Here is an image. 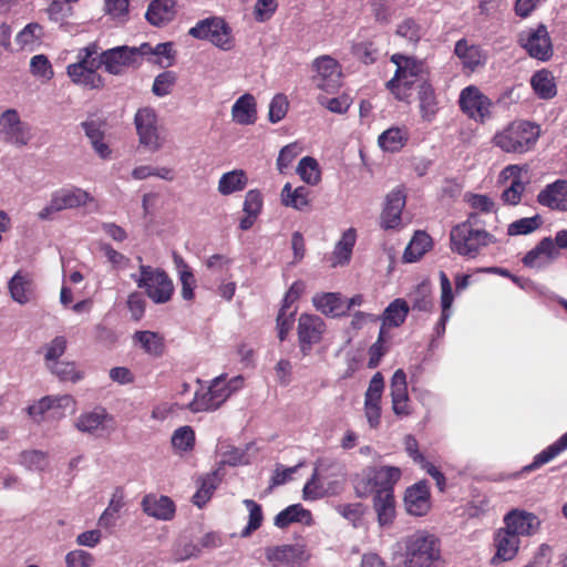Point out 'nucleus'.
<instances>
[{
	"label": "nucleus",
	"mask_w": 567,
	"mask_h": 567,
	"mask_svg": "<svg viewBox=\"0 0 567 567\" xmlns=\"http://www.w3.org/2000/svg\"><path fill=\"white\" fill-rule=\"evenodd\" d=\"M539 127L528 121H514L496 132L493 143L506 153L524 154L530 151L539 137Z\"/></svg>",
	"instance_id": "obj_4"
},
{
	"label": "nucleus",
	"mask_w": 567,
	"mask_h": 567,
	"mask_svg": "<svg viewBox=\"0 0 567 567\" xmlns=\"http://www.w3.org/2000/svg\"><path fill=\"white\" fill-rule=\"evenodd\" d=\"M480 216L471 213L467 219L454 226L450 234L451 249L464 257L475 258L483 248L496 241L495 237L478 227Z\"/></svg>",
	"instance_id": "obj_2"
},
{
	"label": "nucleus",
	"mask_w": 567,
	"mask_h": 567,
	"mask_svg": "<svg viewBox=\"0 0 567 567\" xmlns=\"http://www.w3.org/2000/svg\"><path fill=\"white\" fill-rule=\"evenodd\" d=\"M280 196L282 205L292 207L297 210H302L309 204L308 190L303 186L292 189L291 184L287 183L284 186Z\"/></svg>",
	"instance_id": "obj_49"
},
{
	"label": "nucleus",
	"mask_w": 567,
	"mask_h": 567,
	"mask_svg": "<svg viewBox=\"0 0 567 567\" xmlns=\"http://www.w3.org/2000/svg\"><path fill=\"white\" fill-rule=\"evenodd\" d=\"M188 34L195 39L207 40L224 51L231 50L235 44L230 27L217 17L198 21L189 29Z\"/></svg>",
	"instance_id": "obj_10"
},
{
	"label": "nucleus",
	"mask_w": 567,
	"mask_h": 567,
	"mask_svg": "<svg viewBox=\"0 0 567 567\" xmlns=\"http://www.w3.org/2000/svg\"><path fill=\"white\" fill-rule=\"evenodd\" d=\"M297 173L305 183L312 186L317 185L321 179L318 162L310 156L300 159L297 166Z\"/></svg>",
	"instance_id": "obj_54"
},
{
	"label": "nucleus",
	"mask_w": 567,
	"mask_h": 567,
	"mask_svg": "<svg viewBox=\"0 0 567 567\" xmlns=\"http://www.w3.org/2000/svg\"><path fill=\"white\" fill-rule=\"evenodd\" d=\"M395 64L394 76L388 82V87L399 97L405 99L414 85L419 87L423 82L429 81V68L422 60L413 56L395 53L391 56Z\"/></svg>",
	"instance_id": "obj_3"
},
{
	"label": "nucleus",
	"mask_w": 567,
	"mask_h": 567,
	"mask_svg": "<svg viewBox=\"0 0 567 567\" xmlns=\"http://www.w3.org/2000/svg\"><path fill=\"white\" fill-rule=\"evenodd\" d=\"M566 449H567V432L558 441H556L555 443L549 445L547 449H545L544 451L538 453L535 456L534 462L530 465H528L526 468L533 470V468L539 467V466L548 463L549 461H551L555 456H557L559 453H561Z\"/></svg>",
	"instance_id": "obj_55"
},
{
	"label": "nucleus",
	"mask_w": 567,
	"mask_h": 567,
	"mask_svg": "<svg viewBox=\"0 0 567 567\" xmlns=\"http://www.w3.org/2000/svg\"><path fill=\"white\" fill-rule=\"evenodd\" d=\"M141 505L146 515L161 520H169L175 513V505L167 496L148 494L144 496Z\"/></svg>",
	"instance_id": "obj_29"
},
{
	"label": "nucleus",
	"mask_w": 567,
	"mask_h": 567,
	"mask_svg": "<svg viewBox=\"0 0 567 567\" xmlns=\"http://www.w3.org/2000/svg\"><path fill=\"white\" fill-rule=\"evenodd\" d=\"M313 81L316 86L328 93H333L341 85V66L330 55H321L313 61Z\"/></svg>",
	"instance_id": "obj_13"
},
{
	"label": "nucleus",
	"mask_w": 567,
	"mask_h": 567,
	"mask_svg": "<svg viewBox=\"0 0 567 567\" xmlns=\"http://www.w3.org/2000/svg\"><path fill=\"white\" fill-rule=\"evenodd\" d=\"M454 52L460 59L463 69L470 72H475L483 68L487 61L486 52L480 45L471 43L466 39H461L456 42Z\"/></svg>",
	"instance_id": "obj_26"
},
{
	"label": "nucleus",
	"mask_w": 567,
	"mask_h": 567,
	"mask_svg": "<svg viewBox=\"0 0 567 567\" xmlns=\"http://www.w3.org/2000/svg\"><path fill=\"white\" fill-rule=\"evenodd\" d=\"M54 203L60 210L73 209L85 206L93 200V197L86 190L79 187H64L52 193Z\"/></svg>",
	"instance_id": "obj_30"
},
{
	"label": "nucleus",
	"mask_w": 567,
	"mask_h": 567,
	"mask_svg": "<svg viewBox=\"0 0 567 567\" xmlns=\"http://www.w3.org/2000/svg\"><path fill=\"white\" fill-rule=\"evenodd\" d=\"M402 472L398 466L367 467L355 481V493L359 497L372 494L393 493L394 485L401 478Z\"/></svg>",
	"instance_id": "obj_6"
},
{
	"label": "nucleus",
	"mask_w": 567,
	"mask_h": 567,
	"mask_svg": "<svg viewBox=\"0 0 567 567\" xmlns=\"http://www.w3.org/2000/svg\"><path fill=\"white\" fill-rule=\"evenodd\" d=\"M413 308L421 311H429L433 301L431 299V288L427 284L422 282L419 285L415 290L411 293Z\"/></svg>",
	"instance_id": "obj_63"
},
{
	"label": "nucleus",
	"mask_w": 567,
	"mask_h": 567,
	"mask_svg": "<svg viewBox=\"0 0 567 567\" xmlns=\"http://www.w3.org/2000/svg\"><path fill=\"white\" fill-rule=\"evenodd\" d=\"M132 279L154 303H166L172 299L174 284L163 269L141 265L140 274L132 275Z\"/></svg>",
	"instance_id": "obj_7"
},
{
	"label": "nucleus",
	"mask_w": 567,
	"mask_h": 567,
	"mask_svg": "<svg viewBox=\"0 0 567 567\" xmlns=\"http://www.w3.org/2000/svg\"><path fill=\"white\" fill-rule=\"evenodd\" d=\"M219 482L220 478L217 472H214L204 477L198 491L193 496L194 504L199 508L203 507L210 499Z\"/></svg>",
	"instance_id": "obj_52"
},
{
	"label": "nucleus",
	"mask_w": 567,
	"mask_h": 567,
	"mask_svg": "<svg viewBox=\"0 0 567 567\" xmlns=\"http://www.w3.org/2000/svg\"><path fill=\"white\" fill-rule=\"evenodd\" d=\"M404 506L406 512L413 516H423L430 511V488L425 481H420L406 488Z\"/></svg>",
	"instance_id": "obj_21"
},
{
	"label": "nucleus",
	"mask_w": 567,
	"mask_h": 567,
	"mask_svg": "<svg viewBox=\"0 0 567 567\" xmlns=\"http://www.w3.org/2000/svg\"><path fill=\"white\" fill-rule=\"evenodd\" d=\"M124 506V495L121 489H116L109 502L107 507L101 514L97 525L102 528H113L118 519V514Z\"/></svg>",
	"instance_id": "obj_43"
},
{
	"label": "nucleus",
	"mask_w": 567,
	"mask_h": 567,
	"mask_svg": "<svg viewBox=\"0 0 567 567\" xmlns=\"http://www.w3.org/2000/svg\"><path fill=\"white\" fill-rule=\"evenodd\" d=\"M408 141V132L400 127H390L378 138L379 146L386 152L400 151Z\"/></svg>",
	"instance_id": "obj_48"
},
{
	"label": "nucleus",
	"mask_w": 567,
	"mask_h": 567,
	"mask_svg": "<svg viewBox=\"0 0 567 567\" xmlns=\"http://www.w3.org/2000/svg\"><path fill=\"white\" fill-rule=\"evenodd\" d=\"M522 47L530 56L540 61L548 60L553 54V47L545 25L525 31L519 37Z\"/></svg>",
	"instance_id": "obj_17"
},
{
	"label": "nucleus",
	"mask_w": 567,
	"mask_h": 567,
	"mask_svg": "<svg viewBox=\"0 0 567 567\" xmlns=\"http://www.w3.org/2000/svg\"><path fill=\"white\" fill-rule=\"evenodd\" d=\"M248 184V177L243 169H234L223 174L218 181V192L224 195H230L241 192Z\"/></svg>",
	"instance_id": "obj_42"
},
{
	"label": "nucleus",
	"mask_w": 567,
	"mask_h": 567,
	"mask_svg": "<svg viewBox=\"0 0 567 567\" xmlns=\"http://www.w3.org/2000/svg\"><path fill=\"white\" fill-rule=\"evenodd\" d=\"M243 504L246 506L249 512L248 523L246 527L241 530L240 536L246 538L250 536L255 530H257L264 520L261 506L252 499H244Z\"/></svg>",
	"instance_id": "obj_53"
},
{
	"label": "nucleus",
	"mask_w": 567,
	"mask_h": 567,
	"mask_svg": "<svg viewBox=\"0 0 567 567\" xmlns=\"http://www.w3.org/2000/svg\"><path fill=\"white\" fill-rule=\"evenodd\" d=\"M530 85L539 99L549 100L557 94L555 79L547 70L537 71L530 79Z\"/></svg>",
	"instance_id": "obj_41"
},
{
	"label": "nucleus",
	"mask_w": 567,
	"mask_h": 567,
	"mask_svg": "<svg viewBox=\"0 0 567 567\" xmlns=\"http://www.w3.org/2000/svg\"><path fill=\"white\" fill-rule=\"evenodd\" d=\"M352 53L365 64L374 63L379 56V50L371 41L355 42L352 45Z\"/></svg>",
	"instance_id": "obj_62"
},
{
	"label": "nucleus",
	"mask_w": 567,
	"mask_h": 567,
	"mask_svg": "<svg viewBox=\"0 0 567 567\" xmlns=\"http://www.w3.org/2000/svg\"><path fill=\"white\" fill-rule=\"evenodd\" d=\"M458 104L463 113L476 122L483 123L491 117L492 101L475 85L461 91Z\"/></svg>",
	"instance_id": "obj_11"
},
{
	"label": "nucleus",
	"mask_w": 567,
	"mask_h": 567,
	"mask_svg": "<svg viewBox=\"0 0 567 567\" xmlns=\"http://www.w3.org/2000/svg\"><path fill=\"white\" fill-rule=\"evenodd\" d=\"M231 118L239 125H252L257 121V104L252 94L245 93L231 106Z\"/></svg>",
	"instance_id": "obj_31"
},
{
	"label": "nucleus",
	"mask_w": 567,
	"mask_h": 567,
	"mask_svg": "<svg viewBox=\"0 0 567 567\" xmlns=\"http://www.w3.org/2000/svg\"><path fill=\"white\" fill-rule=\"evenodd\" d=\"M390 396L395 415L408 416L411 414L406 374L402 369H398L391 378Z\"/></svg>",
	"instance_id": "obj_22"
},
{
	"label": "nucleus",
	"mask_w": 567,
	"mask_h": 567,
	"mask_svg": "<svg viewBox=\"0 0 567 567\" xmlns=\"http://www.w3.org/2000/svg\"><path fill=\"white\" fill-rule=\"evenodd\" d=\"M17 463L29 472L42 473L50 465V456L42 450L27 449L18 454Z\"/></svg>",
	"instance_id": "obj_37"
},
{
	"label": "nucleus",
	"mask_w": 567,
	"mask_h": 567,
	"mask_svg": "<svg viewBox=\"0 0 567 567\" xmlns=\"http://www.w3.org/2000/svg\"><path fill=\"white\" fill-rule=\"evenodd\" d=\"M134 125L140 145L152 153L162 150L166 138L159 125L157 113L153 107L138 109L134 116Z\"/></svg>",
	"instance_id": "obj_9"
},
{
	"label": "nucleus",
	"mask_w": 567,
	"mask_h": 567,
	"mask_svg": "<svg viewBox=\"0 0 567 567\" xmlns=\"http://www.w3.org/2000/svg\"><path fill=\"white\" fill-rule=\"evenodd\" d=\"M321 464L316 465L311 477L303 486L302 497L305 501H317L339 493L340 486L337 482H324L326 477L321 473Z\"/></svg>",
	"instance_id": "obj_24"
},
{
	"label": "nucleus",
	"mask_w": 567,
	"mask_h": 567,
	"mask_svg": "<svg viewBox=\"0 0 567 567\" xmlns=\"http://www.w3.org/2000/svg\"><path fill=\"white\" fill-rule=\"evenodd\" d=\"M523 167L518 165H508L502 171V177L504 179H511V184L506 187L501 199L505 205L516 206L520 203L522 197L528 185V178L522 176Z\"/></svg>",
	"instance_id": "obj_19"
},
{
	"label": "nucleus",
	"mask_w": 567,
	"mask_h": 567,
	"mask_svg": "<svg viewBox=\"0 0 567 567\" xmlns=\"http://www.w3.org/2000/svg\"><path fill=\"white\" fill-rule=\"evenodd\" d=\"M373 507L380 526L392 524L395 517V501L393 493L375 494Z\"/></svg>",
	"instance_id": "obj_40"
},
{
	"label": "nucleus",
	"mask_w": 567,
	"mask_h": 567,
	"mask_svg": "<svg viewBox=\"0 0 567 567\" xmlns=\"http://www.w3.org/2000/svg\"><path fill=\"white\" fill-rule=\"evenodd\" d=\"M297 332L300 351L303 355H308L312 347L321 341L326 332V324L316 315L302 313L298 320Z\"/></svg>",
	"instance_id": "obj_14"
},
{
	"label": "nucleus",
	"mask_w": 567,
	"mask_h": 567,
	"mask_svg": "<svg viewBox=\"0 0 567 567\" xmlns=\"http://www.w3.org/2000/svg\"><path fill=\"white\" fill-rule=\"evenodd\" d=\"M30 73L44 81H50L54 76L52 64L44 54H37L31 58Z\"/></svg>",
	"instance_id": "obj_59"
},
{
	"label": "nucleus",
	"mask_w": 567,
	"mask_h": 567,
	"mask_svg": "<svg viewBox=\"0 0 567 567\" xmlns=\"http://www.w3.org/2000/svg\"><path fill=\"white\" fill-rule=\"evenodd\" d=\"M315 308L326 316L338 317L349 311V306L341 298L340 293L324 292L313 296Z\"/></svg>",
	"instance_id": "obj_33"
},
{
	"label": "nucleus",
	"mask_w": 567,
	"mask_h": 567,
	"mask_svg": "<svg viewBox=\"0 0 567 567\" xmlns=\"http://www.w3.org/2000/svg\"><path fill=\"white\" fill-rule=\"evenodd\" d=\"M432 239L424 231H416L410 240L403 254L405 262H414L419 260L431 247Z\"/></svg>",
	"instance_id": "obj_46"
},
{
	"label": "nucleus",
	"mask_w": 567,
	"mask_h": 567,
	"mask_svg": "<svg viewBox=\"0 0 567 567\" xmlns=\"http://www.w3.org/2000/svg\"><path fill=\"white\" fill-rule=\"evenodd\" d=\"M465 200L470 205V207L474 210L473 213L477 214H489L495 212V203L494 200L484 194H466Z\"/></svg>",
	"instance_id": "obj_61"
},
{
	"label": "nucleus",
	"mask_w": 567,
	"mask_h": 567,
	"mask_svg": "<svg viewBox=\"0 0 567 567\" xmlns=\"http://www.w3.org/2000/svg\"><path fill=\"white\" fill-rule=\"evenodd\" d=\"M384 391V379L377 372L370 380L364 393L363 412L371 429H378L381 423V400Z\"/></svg>",
	"instance_id": "obj_15"
},
{
	"label": "nucleus",
	"mask_w": 567,
	"mask_h": 567,
	"mask_svg": "<svg viewBox=\"0 0 567 567\" xmlns=\"http://www.w3.org/2000/svg\"><path fill=\"white\" fill-rule=\"evenodd\" d=\"M41 35L42 27L38 23H29L17 34L16 42L23 50H33Z\"/></svg>",
	"instance_id": "obj_56"
},
{
	"label": "nucleus",
	"mask_w": 567,
	"mask_h": 567,
	"mask_svg": "<svg viewBox=\"0 0 567 567\" xmlns=\"http://www.w3.org/2000/svg\"><path fill=\"white\" fill-rule=\"evenodd\" d=\"M357 234L353 228L346 230L340 240L336 244L333 250V266L348 264L351 259Z\"/></svg>",
	"instance_id": "obj_45"
},
{
	"label": "nucleus",
	"mask_w": 567,
	"mask_h": 567,
	"mask_svg": "<svg viewBox=\"0 0 567 567\" xmlns=\"http://www.w3.org/2000/svg\"><path fill=\"white\" fill-rule=\"evenodd\" d=\"M519 545L520 539L518 536L512 534L505 527L498 529L494 536L495 555L492 557V565L514 559L518 553Z\"/></svg>",
	"instance_id": "obj_25"
},
{
	"label": "nucleus",
	"mask_w": 567,
	"mask_h": 567,
	"mask_svg": "<svg viewBox=\"0 0 567 567\" xmlns=\"http://www.w3.org/2000/svg\"><path fill=\"white\" fill-rule=\"evenodd\" d=\"M537 203L550 210L567 212V179L547 184L537 194Z\"/></svg>",
	"instance_id": "obj_23"
},
{
	"label": "nucleus",
	"mask_w": 567,
	"mask_h": 567,
	"mask_svg": "<svg viewBox=\"0 0 567 567\" xmlns=\"http://www.w3.org/2000/svg\"><path fill=\"white\" fill-rule=\"evenodd\" d=\"M150 50L148 43L140 47L121 45L103 51L100 54L99 63L105 71L113 75L123 74L130 68L141 64L144 54Z\"/></svg>",
	"instance_id": "obj_8"
},
{
	"label": "nucleus",
	"mask_w": 567,
	"mask_h": 567,
	"mask_svg": "<svg viewBox=\"0 0 567 567\" xmlns=\"http://www.w3.org/2000/svg\"><path fill=\"white\" fill-rule=\"evenodd\" d=\"M8 288L12 299L20 303H28L33 298V281L28 272L18 271L9 281Z\"/></svg>",
	"instance_id": "obj_35"
},
{
	"label": "nucleus",
	"mask_w": 567,
	"mask_h": 567,
	"mask_svg": "<svg viewBox=\"0 0 567 567\" xmlns=\"http://www.w3.org/2000/svg\"><path fill=\"white\" fill-rule=\"evenodd\" d=\"M409 313V306L403 299H395L384 310L382 316V327H400Z\"/></svg>",
	"instance_id": "obj_44"
},
{
	"label": "nucleus",
	"mask_w": 567,
	"mask_h": 567,
	"mask_svg": "<svg viewBox=\"0 0 567 567\" xmlns=\"http://www.w3.org/2000/svg\"><path fill=\"white\" fill-rule=\"evenodd\" d=\"M78 431L100 435L114 429V417L102 406L81 413L74 421Z\"/></svg>",
	"instance_id": "obj_16"
},
{
	"label": "nucleus",
	"mask_w": 567,
	"mask_h": 567,
	"mask_svg": "<svg viewBox=\"0 0 567 567\" xmlns=\"http://www.w3.org/2000/svg\"><path fill=\"white\" fill-rule=\"evenodd\" d=\"M504 523L505 528L518 537L532 536L540 526V520L535 514L523 509L508 512L504 517Z\"/></svg>",
	"instance_id": "obj_20"
},
{
	"label": "nucleus",
	"mask_w": 567,
	"mask_h": 567,
	"mask_svg": "<svg viewBox=\"0 0 567 567\" xmlns=\"http://www.w3.org/2000/svg\"><path fill=\"white\" fill-rule=\"evenodd\" d=\"M133 342L148 355L158 358L164 352V338L158 332L144 330L133 334Z\"/></svg>",
	"instance_id": "obj_39"
},
{
	"label": "nucleus",
	"mask_w": 567,
	"mask_h": 567,
	"mask_svg": "<svg viewBox=\"0 0 567 567\" xmlns=\"http://www.w3.org/2000/svg\"><path fill=\"white\" fill-rule=\"evenodd\" d=\"M172 445L178 452H187L193 450L195 445V432L188 426H181L174 431L172 435Z\"/></svg>",
	"instance_id": "obj_58"
},
{
	"label": "nucleus",
	"mask_w": 567,
	"mask_h": 567,
	"mask_svg": "<svg viewBox=\"0 0 567 567\" xmlns=\"http://www.w3.org/2000/svg\"><path fill=\"white\" fill-rule=\"evenodd\" d=\"M174 262L182 285V297L185 300H192L194 298V288L196 286L194 274L181 256L174 255Z\"/></svg>",
	"instance_id": "obj_47"
},
{
	"label": "nucleus",
	"mask_w": 567,
	"mask_h": 567,
	"mask_svg": "<svg viewBox=\"0 0 567 567\" xmlns=\"http://www.w3.org/2000/svg\"><path fill=\"white\" fill-rule=\"evenodd\" d=\"M99 45L92 42L78 52V61L66 66V74L71 81L89 90H100L104 86V79L97 73L100 63L93 58Z\"/></svg>",
	"instance_id": "obj_5"
},
{
	"label": "nucleus",
	"mask_w": 567,
	"mask_h": 567,
	"mask_svg": "<svg viewBox=\"0 0 567 567\" xmlns=\"http://www.w3.org/2000/svg\"><path fill=\"white\" fill-rule=\"evenodd\" d=\"M0 124L2 125L1 133L9 143L17 146H24L29 143L30 127L20 121L17 111L7 110L0 118Z\"/></svg>",
	"instance_id": "obj_18"
},
{
	"label": "nucleus",
	"mask_w": 567,
	"mask_h": 567,
	"mask_svg": "<svg viewBox=\"0 0 567 567\" xmlns=\"http://www.w3.org/2000/svg\"><path fill=\"white\" fill-rule=\"evenodd\" d=\"M265 557L271 567H305L309 555L302 544L270 546Z\"/></svg>",
	"instance_id": "obj_12"
},
{
	"label": "nucleus",
	"mask_w": 567,
	"mask_h": 567,
	"mask_svg": "<svg viewBox=\"0 0 567 567\" xmlns=\"http://www.w3.org/2000/svg\"><path fill=\"white\" fill-rule=\"evenodd\" d=\"M187 409L194 413L214 411L218 405L213 398L210 388L207 390L200 388L195 391L193 400L187 404Z\"/></svg>",
	"instance_id": "obj_51"
},
{
	"label": "nucleus",
	"mask_w": 567,
	"mask_h": 567,
	"mask_svg": "<svg viewBox=\"0 0 567 567\" xmlns=\"http://www.w3.org/2000/svg\"><path fill=\"white\" fill-rule=\"evenodd\" d=\"M404 549V559L394 567H441V542L426 530H417L398 543Z\"/></svg>",
	"instance_id": "obj_1"
},
{
	"label": "nucleus",
	"mask_w": 567,
	"mask_h": 567,
	"mask_svg": "<svg viewBox=\"0 0 567 567\" xmlns=\"http://www.w3.org/2000/svg\"><path fill=\"white\" fill-rule=\"evenodd\" d=\"M48 369L61 381L76 383L83 379V372L80 371L74 362L58 361L48 364Z\"/></svg>",
	"instance_id": "obj_50"
},
{
	"label": "nucleus",
	"mask_w": 567,
	"mask_h": 567,
	"mask_svg": "<svg viewBox=\"0 0 567 567\" xmlns=\"http://www.w3.org/2000/svg\"><path fill=\"white\" fill-rule=\"evenodd\" d=\"M405 206V194L401 188H394L385 197V205L381 214V226L393 229L401 224V214Z\"/></svg>",
	"instance_id": "obj_27"
},
{
	"label": "nucleus",
	"mask_w": 567,
	"mask_h": 567,
	"mask_svg": "<svg viewBox=\"0 0 567 567\" xmlns=\"http://www.w3.org/2000/svg\"><path fill=\"white\" fill-rule=\"evenodd\" d=\"M543 224L542 217L535 215L533 217L519 218L507 226L508 236L528 235L537 230Z\"/></svg>",
	"instance_id": "obj_57"
},
{
	"label": "nucleus",
	"mask_w": 567,
	"mask_h": 567,
	"mask_svg": "<svg viewBox=\"0 0 567 567\" xmlns=\"http://www.w3.org/2000/svg\"><path fill=\"white\" fill-rule=\"evenodd\" d=\"M175 14V0H153L147 8L145 18L151 24L162 27L171 22Z\"/></svg>",
	"instance_id": "obj_32"
},
{
	"label": "nucleus",
	"mask_w": 567,
	"mask_h": 567,
	"mask_svg": "<svg viewBox=\"0 0 567 567\" xmlns=\"http://www.w3.org/2000/svg\"><path fill=\"white\" fill-rule=\"evenodd\" d=\"M417 100L422 120L432 122L435 118L440 107L437 96L430 82H423V84L419 85Z\"/></svg>",
	"instance_id": "obj_34"
},
{
	"label": "nucleus",
	"mask_w": 567,
	"mask_h": 567,
	"mask_svg": "<svg viewBox=\"0 0 567 567\" xmlns=\"http://www.w3.org/2000/svg\"><path fill=\"white\" fill-rule=\"evenodd\" d=\"M292 523H302L307 526L312 525L313 519L311 512L306 509L301 504H293L279 512L274 520L278 528H286Z\"/></svg>",
	"instance_id": "obj_36"
},
{
	"label": "nucleus",
	"mask_w": 567,
	"mask_h": 567,
	"mask_svg": "<svg viewBox=\"0 0 567 567\" xmlns=\"http://www.w3.org/2000/svg\"><path fill=\"white\" fill-rule=\"evenodd\" d=\"M177 76L173 71H165L159 73L153 83L152 92L158 97L168 95L176 83Z\"/></svg>",
	"instance_id": "obj_60"
},
{
	"label": "nucleus",
	"mask_w": 567,
	"mask_h": 567,
	"mask_svg": "<svg viewBox=\"0 0 567 567\" xmlns=\"http://www.w3.org/2000/svg\"><path fill=\"white\" fill-rule=\"evenodd\" d=\"M66 344L68 341L65 337L58 336L44 347V360L47 365L59 361L66 350Z\"/></svg>",
	"instance_id": "obj_64"
},
{
	"label": "nucleus",
	"mask_w": 567,
	"mask_h": 567,
	"mask_svg": "<svg viewBox=\"0 0 567 567\" xmlns=\"http://www.w3.org/2000/svg\"><path fill=\"white\" fill-rule=\"evenodd\" d=\"M244 384L241 377H235L229 380L225 375L215 378L209 388L218 408L236 391H238Z\"/></svg>",
	"instance_id": "obj_38"
},
{
	"label": "nucleus",
	"mask_w": 567,
	"mask_h": 567,
	"mask_svg": "<svg viewBox=\"0 0 567 567\" xmlns=\"http://www.w3.org/2000/svg\"><path fill=\"white\" fill-rule=\"evenodd\" d=\"M558 256L559 250L556 248L554 240L550 237H545L525 255L523 262L529 268H542Z\"/></svg>",
	"instance_id": "obj_28"
}]
</instances>
